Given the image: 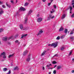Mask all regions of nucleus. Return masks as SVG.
<instances>
[{
    "instance_id": "2eb2a0df",
    "label": "nucleus",
    "mask_w": 74,
    "mask_h": 74,
    "mask_svg": "<svg viewBox=\"0 0 74 74\" xmlns=\"http://www.w3.org/2000/svg\"><path fill=\"white\" fill-rule=\"evenodd\" d=\"M6 5L8 7V8H11V5L10 4H8L7 3H6Z\"/></svg>"
},
{
    "instance_id": "1a4fd4ad",
    "label": "nucleus",
    "mask_w": 74,
    "mask_h": 74,
    "mask_svg": "<svg viewBox=\"0 0 74 74\" xmlns=\"http://www.w3.org/2000/svg\"><path fill=\"white\" fill-rule=\"evenodd\" d=\"M27 36V34H24V35H23L21 36V38H23L24 37H26V36Z\"/></svg>"
},
{
    "instance_id": "4c0bfd02",
    "label": "nucleus",
    "mask_w": 74,
    "mask_h": 74,
    "mask_svg": "<svg viewBox=\"0 0 74 74\" xmlns=\"http://www.w3.org/2000/svg\"><path fill=\"white\" fill-rule=\"evenodd\" d=\"M15 42L16 43H18V40H17L15 41Z\"/></svg>"
},
{
    "instance_id": "de8ad7c7",
    "label": "nucleus",
    "mask_w": 74,
    "mask_h": 74,
    "mask_svg": "<svg viewBox=\"0 0 74 74\" xmlns=\"http://www.w3.org/2000/svg\"><path fill=\"white\" fill-rule=\"evenodd\" d=\"M63 36H61L60 37V38H61L62 39V38H63Z\"/></svg>"
},
{
    "instance_id": "39448f33",
    "label": "nucleus",
    "mask_w": 74,
    "mask_h": 74,
    "mask_svg": "<svg viewBox=\"0 0 74 74\" xmlns=\"http://www.w3.org/2000/svg\"><path fill=\"white\" fill-rule=\"evenodd\" d=\"M43 33V31H40L37 34V36H38V35H40V34H41L42 33Z\"/></svg>"
},
{
    "instance_id": "f03ea898",
    "label": "nucleus",
    "mask_w": 74,
    "mask_h": 74,
    "mask_svg": "<svg viewBox=\"0 0 74 74\" xmlns=\"http://www.w3.org/2000/svg\"><path fill=\"white\" fill-rule=\"evenodd\" d=\"M70 9V14H71V11H72V10L73 9V8H72V7L71 6H69V7H68L66 9V10H69Z\"/></svg>"
},
{
    "instance_id": "338daca9",
    "label": "nucleus",
    "mask_w": 74,
    "mask_h": 74,
    "mask_svg": "<svg viewBox=\"0 0 74 74\" xmlns=\"http://www.w3.org/2000/svg\"><path fill=\"white\" fill-rule=\"evenodd\" d=\"M17 2H18V1H17V0H16V3H17Z\"/></svg>"
},
{
    "instance_id": "09e8293b",
    "label": "nucleus",
    "mask_w": 74,
    "mask_h": 74,
    "mask_svg": "<svg viewBox=\"0 0 74 74\" xmlns=\"http://www.w3.org/2000/svg\"><path fill=\"white\" fill-rule=\"evenodd\" d=\"M50 20V18L48 17L47 19V21H49Z\"/></svg>"
},
{
    "instance_id": "79ce46f5",
    "label": "nucleus",
    "mask_w": 74,
    "mask_h": 74,
    "mask_svg": "<svg viewBox=\"0 0 74 74\" xmlns=\"http://www.w3.org/2000/svg\"><path fill=\"white\" fill-rule=\"evenodd\" d=\"M12 38V37H10L8 38V40H10V39H11V38Z\"/></svg>"
},
{
    "instance_id": "bb28decb",
    "label": "nucleus",
    "mask_w": 74,
    "mask_h": 74,
    "mask_svg": "<svg viewBox=\"0 0 74 74\" xmlns=\"http://www.w3.org/2000/svg\"><path fill=\"white\" fill-rule=\"evenodd\" d=\"M56 40H60V37L58 36L56 38Z\"/></svg>"
},
{
    "instance_id": "58836bf2",
    "label": "nucleus",
    "mask_w": 74,
    "mask_h": 74,
    "mask_svg": "<svg viewBox=\"0 0 74 74\" xmlns=\"http://www.w3.org/2000/svg\"><path fill=\"white\" fill-rule=\"evenodd\" d=\"M54 56H57V57H58V54H56L54 55Z\"/></svg>"
},
{
    "instance_id": "dca6fc26",
    "label": "nucleus",
    "mask_w": 74,
    "mask_h": 74,
    "mask_svg": "<svg viewBox=\"0 0 74 74\" xmlns=\"http://www.w3.org/2000/svg\"><path fill=\"white\" fill-rule=\"evenodd\" d=\"M3 70L4 71H6L7 70V69L6 68H4L3 69Z\"/></svg>"
},
{
    "instance_id": "ddd939ff",
    "label": "nucleus",
    "mask_w": 74,
    "mask_h": 74,
    "mask_svg": "<svg viewBox=\"0 0 74 74\" xmlns=\"http://www.w3.org/2000/svg\"><path fill=\"white\" fill-rule=\"evenodd\" d=\"M14 70H19V68H18V67L16 66V67L14 68Z\"/></svg>"
},
{
    "instance_id": "0eeeda50",
    "label": "nucleus",
    "mask_w": 74,
    "mask_h": 74,
    "mask_svg": "<svg viewBox=\"0 0 74 74\" xmlns=\"http://www.w3.org/2000/svg\"><path fill=\"white\" fill-rule=\"evenodd\" d=\"M3 10L2 9H0V15L3 13Z\"/></svg>"
},
{
    "instance_id": "37998d69",
    "label": "nucleus",
    "mask_w": 74,
    "mask_h": 74,
    "mask_svg": "<svg viewBox=\"0 0 74 74\" xmlns=\"http://www.w3.org/2000/svg\"><path fill=\"white\" fill-rule=\"evenodd\" d=\"M51 2H50V3H48V6H49V5H51Z\"/></svg>"
},
{
    "instance_id": "c03bdc74",
    "label": "nucleus",
    "mask_w": 74,
    "mask_h": 74,
    "mask_svg": "<svg viewBox=\"0 0 74 74\" xmlns=\"http://www.w3.org/2000/svg\"><path fill=\"white\" fill-rule=\"evenodd\" d=\"M52 10L53 12H55V10H54V9H52Z\"/></svg>"
},
{
    "instance_id": "6e6552de",
    "label": "nucleus",
    "mask_w": 74,
    "mask_h": 74,
    "mask_svg": "<svg viewBox=\"0 0 74 74\" xmlns=\"http://www.w3.org/2000/svg\"><path fill=\"white\" fill-rule=\"evenodd\" d=\"M27 51H25L23 53V56H25V55H26L27 53Z\"/></svg>"
},
{
    "instance_id": "49530a36",
    "label": "nucleus",
    "mask_w": 74,
    "mask_h": 74,
    "mask_svg": "<svg viewBox=\"0 0 74 74\" xmlns=\"http://www.w3.org/2000/svg\"><path fill=\"white\" fill-rule=\"evenodd\" d=\"M2 7L3 8H5V6L4 5H2Z\"/></svg>"
},
{
    "instance_id": "7ed1b4c3",
    "label": "nucleus",
    "mask_w": 74,
    "mask_h": 74,
    "mask_svg": "<svg viewBox=\"0 0 74 74\" xmlns=\"http://www.w3.org/2000/svg\"><path fill=\"white\" fill-rule=\"evenodd\" d=\"M42 20V18H38L37 22H41Z\"/></svg>"
},
{
    "instance_id": "423d86ee",
    "label": "nucleus",
    "mask_w": 74,
    "mask_h": 74,
    "mask_svg": "<svg viewBox=\"0 0 74 74\" xmlns=\"http://www.w3.org/2000/svg\"><path fill=\"white\" fill-rule=\"evenodd\" d=\"M8 39V38L7 37H5L3 38V40L4 41H7Z\"/></svg>"
},
{
    "instance_id": "ea45409f",
    "label": "nucleus",
    "mask_w": 74,
    "mask_h": 74,
    "mask_svg": "<svg viewBox=\"0 0 74 74\" xmlns=\"http://www.w3.org/2000/svg\"><path fill=\"white\" fill-rule=\"evenodd\" d=\"M3 58L4 59H5V58H6V57L4 55L3 56Z\"/></svg>"
},
{
    "instance_id": "603ef678",
    "label": "nucleus",
    "mask_w": 74,
    "mask_h": 74,
    "mask_svg": "<svg viewBox=\"0 0 74 74\" xmlns=\"http://www.w3.org/2000/svg\"><path fill=\"white\" fill-rule=\"evenodd\" d=\"M51 0V3H52V1H53V0Z\"/></svg>"
},
{
    "instance_id": "412c9836",
    "label": "nucleus",
    "mask_w": 74,
    "mask_h": 74,
    "mask_svg": "<svg viewBox=\"0 0 74 74\" xmlns=\"http://www.w3.org/2000/svg\"><path fill=\"white\" fill-rule=\"evenodd\" d=\"M65 14L63 15L62 17L61 18L62 19H64V18H65Z\"/></svg>"
},
{
    "instance_id": "6e6d98bb",
    "label": "nucleus",
    "mask_w": 74,
    "mask_h": 74,
    "mask_svg": "<svg viewBox=\"0 0 74 74\" xmlns=\"http://www.w3.org/2000/svg\"><path fill=\"white\" fill-rule=\"evenodd\" d=\"M30 55H31V54H28V56H30Z\"/></svg>"
},
{
    "instance_id": "13d9d810",
    "label": "nucleus",
    "mask_w": 74,
    "mask_h": 74,
    "mask_svg": "<svg viewBox=\"0 0 74 74\" xmlns=\"http://www.w3.org/2000/svg\"><path fill=\"white\" fill-rule=\"evenodd\" d=\"M49 65H47V67H49Z\"/></svg>"
},
{
    "instance_id": "f257e3e1",
    "label": "nucleus",
    "mask_w": 74,
    "mask_h": 74,
    "mask_svg": "<svg viewBox=\"0 0 74 74\" xmlns=\"http://www.w3.org/2000/svg\"><path fill=\"white\" fill-rule=\"evenodd\" d=\"M50 45L52 47H54V48H56V47L58 46V43H53L51 45L49 44L48 45L49 46H50Z\"/></svg>"
},
{
    "instance_id": "8fccbe9b",
    "label": "nucleus",
    "mask_w": 74,
    "mask_h": 74,
    "mask_svg": "<svg viewBox=\"0 0 74 74\" xmlns=\"http://www.w3.org/2000/svg\"><path fill=\"white\" fill-rule=\"evenodd\" d=\"M39 16H40V15H39V14H37V16L38 17H39Z\"/></svg>"
},
{
    "instance_id": "f8f14e48",
    "label": "nucleus",
    "mask_w": 74,
    "mask_h": 74,
    "mask_svg": "<svg viewBox=\"0 0 74 74\" xmlns=\"http://www.w3.org/2000/svg\"><path fill=\"white\" fill-rule=\"evenodd\" d=\"M20 29H22L23 28V25L22 24H21L19 26Z\"/></svg>"
},
{
    "instance_id": "052dcab7",
    "label": "nucleus",
    "mask_w": 74,
    "mask_h": 74,
    "mask_svg": "<svg viewBox=\"0 0 74 74\" xmlns=\"http://www.w3.org/2000/svg\"><path fill=\"white\" fill-rule=\"evenodd\" d=\"M49 74H51V72H50L49 73Z\"/></svg>"
},
{
    "instance_id": "5701e85b",
    "label": "nucleus",
    "mask_w": 74,
    "mask_h": 74,
    "mask_svg": "<svg viewBox=\"0 0 74 74\" xmlns=\"http://www.w3.org/2000/svg\"><path fill=\"white\" fill-rule=\"evenodd\" d=\"M32 12H33V11H32V10H30L29 11V12H28V14H31V13H32Z\"/></svg>"
},
{
    "instance_id": "aec40b11",
    "label": "nucleus",
    "mask_w": 74,
    "mask_h": 74,
    "mask_svg": "<svg viewBox=\"0 0 74 74\" xmlns=\"http://www.w3.org/2000/svg\"><path fill=\"white\" fill-rule=\"evenodd\" d=\"M1 55H5V53L4 52H3L2 53H1Z\"/></svg>"
},
{
    "instance_id": "c85d7f7f",
    "label": "nucleus",
    "mask_w": 74,
    "mask_h": 74,
    "mask_svg": "<svg viewBox=\"0 0 74 74\" xmlns=\"http://www.w3.org/2000/svg\"><path fill=\"white\" fill-rule=\"evenodd\" d=\"M74 33V32L73 31H71V32L70 33V34H73Z\"/></svg>"
},
{
    "instance_id": "473e14b6",
    "label": "nucleus",
    "mask_w": 74,
    "mask_h": 74,
    "mask_svg": "<svg viewBox=\"0 0 74 74\" xmlns=\"http://www.w3.org/2000/svg\"><path fill=\"white\" fill-rule=\"evenodd\" d=\"M10 2H11V3H12V4L14 3V2L13 1H11Z\"/></svg>"
},
{
    "instance_id": "9b49d317",
    "label": "nucleus",
    "mask_w": 74,
    "mask_h": 74,
    "mask_svg": "<svg viewBox=\"0 0 74 74\" xmlns=\"http://www.w3.org/2000/svg\"><path fill=\"white\" fill-rule=\"evenodd\" d=\"M63 30H64V28H63L62 27H61L59 29V32H60V31H63Z\"/></svg>"
},
{
    "instance_id": "bf43d9fd",
    "label": "nucleus",
    "mask_w": 74,
    "mask_h": 74,
    "mask_svg": "<svg viewBox=\"0 0 74 74\" xmlns=\"http://www.w3.org/2000/svg\"><path fill=\"white\" fill-rule=\"evenodd\" d=\"M72 61L73 62H74V58H73V59H72Z\"/></svg>"
},
{
    "instance_id": "c9c22d12",
    "label": "nucleus",
    "mask_w": 74,
    "mask_h": 74,
    "mask_svg": "<svg viewBox=\"0 0 74 74\" xmlns=\"http://www.w3.org/2000/svg\"><path fill=\"white\" fill-rule=\"evenodd\" d=\"M72 53V51H71V52H70V53L69 54V55H71Z\"/></svg>"
},
{
    "instance_id": "0e129e2a",
    "label": "nucleus",
    "mask_w": 74,
    "mask_h": 74,
    "mask_svg": "<svg viewBox=\"0 0 74 74\" xmlns=\"http://www.w3.org/2000/svg\"><path fill=\"white\" fill-rule=\"evenodd\" d=\"M51 14H52V13H53L52 11H51Z\"/></svg>"
},
{
    "instance_id": "7c9ffc66",
    "label": "nucleus",
    "mask_w": 74,
    "mask_h": 74,
    "mask_svg": "<svg viewBox=\"0 0 74 74\" xmlns=\"http://www.w3.org/2000/svg\"><path fill=\"white\" fill-rule=\"evenodd\" d=\"M72 5H73V4H74V0H73L72 1Z\"/></svg>"
},
{
    "instance_id": "6ab92c4d",
    "label": "nucleus",
    "mask_w": 74,
    "mask_h": 74,
    "mask_svg": "<svg viewBox=\"0 0 74 74\" xmlns=\"http://www.w3.org/2000/svg\"><path fill=\"white\" fill-rule=\"evenodd\" d=\"M46 52H47V51H44L42 54L41 55V56H43V55H45V53H46Z\"/></svg>"
},
{
    "instance_id": "20e7f679",
    "label": "nucleus",
    "mask_w": 74,
    "mask_h": 74,
    "mask_svg": "<svg viewBox=\"0 0 74 74\" xmlns=\"http://www.w3.org/2000/svg\"><path fill=\"white\" fill-rule=\"evenodd\" d=\"M19 11H25V8L23 7H21L19 9Z\"/></svg>"
},
{
    "instance_id": "e2e57ef3",
    "label": "nucleus",
    "mask_w": 74,
    "mask_h": 74,
    "mask_svg": "<svg viewBox=\"0 0 74 74\" xmlns=\"http://www.w3.org/2000/svg\"><path fill=\"white\" fill-rule=\"evenodd\" d=\"M53 69V68H50V69Z\"/></svg>"
},
{
    "instance_id": "f3484780",
    "label": "nucleus",
    "mask_w": 74,
    "mask_h": 74,
    "mask_svg": "<svg viewBox=\"0 0 74 74\" xmlns=\"http://www.w3.org/2000/svg\"><path fill=\"white\" fill-rule=\"evenodd\" d=\"M30 57L28 58L27 59V62H29V61H30Z\"/></svg>"
},
{
    "instance_id": "a19ab883",
    "label": "nucleus",
    "mask_w": 74,
    "mask_h": 74,
    "mask_svg": "<svg viewBox=\"0 0 74 74\" xmlns=\"http://www.w3.org/2000/svg\"><path fill=\"white\" fill-rule=\"evenodd\" d=\"M42 69L43 70H45V68L44 67V66H43L42 67Z\"/></svg>"
},
{
    "instance_id": "393cba45",
    "label": "nucleus",
    "mask_w": 74,
    "mask_h": 74,
    "mask_svg": "<svg viewBox=\"0 0 74 74\" xmlns=\"http://www.w3.org/2000/svg\"><path fill=\"white\" fill-rule=\"evenodd\" d=\"M53 73L54 74H56V70H55L53 71Z\"/></svg>"
},
{
    "instance_id": "774afa93",
    "label": "nucleus",
    "mask_w": 74,
    "mask_h": 74,
    "mask_svg": "<svg viewBox=\"0 0 74 74\" xmlns=\"http://www.w3.org/2000/svg\"><path fill=\"white\" fill-rule=\"evenodd\" d=\"M73 8H74V5H73Z\"/></svg>"
},
{
    "instance_id": "4d7b16f0",
    "label": "nucleus",
    "mask_w": 74,
    "mask_h": 74,
    "mask_svg": "<svg viewBox=\"0 0 74 74\" xmlns=\"http://www.w3.org/2000/svg\"><path fill=\"white\" fill-rule=\"evenodd\" d=\"M56 66H57V65H55L54 67V68H55V67H56Z\"/></svg>"
},
{
    "instance_id": "864d4df0",
    "label": "nucleus",
    "mask_w": 74,
    "mask_h": 74,
    "mask_svg": "<svg viewBox=\"0 0 74 74\" xmlns=\"http://www.w3.org/2000/svg\"><path fill=\"white\" fill-rule=\"evenodd\" d=\"M3 4V3L1 2V1H0V4Z\"/></svg>"
},
{
    "instance_id": "72a5a7b5",
    "label": "nucleus",
    "mask_w": 74,
    "mask_h": 74,
    "mask_svg": "<svg viewBox=\"0 0 74 74\" xmlns=\"http://www.w3.org/2000/svg\"><path fill=\"white\" fill-rule=\"evenodd\" d=\"M70 39L72 40H74V38L73 37H71Z\"/></svg>"
},
{
    "instance_id": "4be33fe9",
    "label": "nucleus",
    "mask_w": 74,
    "mask_h": 74,
    "mask_svg": "<svg viewBox=\"0 0 74 74\" xmlns=\"http://www.w3.org/2000/svg\"><path fill=\"white\" fill-rule=\"evenodd\" d=\"M67 29H66L65 30L64 33H65V34H67Z\"/></svg>"
},
{
    "instance_id": "cd10ccee",
    "label": "nucleus",
    "mask_w": 74,
    "mask_h": 74,
    "mask_svg": "<svg viewBox=\"0 0 74 74\" xmlns=\"http://www.w3.org/2000/svg\"><path fill=\"white\" fill-rule=\"evenodd\" d=\"M3 31V29H2L1 28L0 29V32H2Z\"/></svg>"
},
{
    "instance_id": "e433bc0d",
    "label": "nucleus",
    "mask_w": 74,
    "mask_h": 74,
    "mask_svg": "<svg viewBox=\"0 0 74 74\" xmlns=\"http://www.w3.org/2000/svg\"><path fill=\"white\" fill-rule=\"evenodd\" d=\"M74 13L71 16V17H72V18H73L74 17Z\"/></svg>"
},
{
    "instance_id": "f704fd0d",
    "label": "nucleus",
    "mask_w": 74,
    "mask_h": 74,
    "mask_svg": "<svg viewBox=\"0 0 74 74\" xmlns=\"http://www.w3.org/2000/svg\"><path fill=\"white\" fill-rule=\"evenodd\" d=\"M53 7L55 9L56 8V5H54Z\"/></svg>"
},
{
    "instance_id": "3c124183",
    "label": "nucleus",
    "mask_w": 74,
    "mask_h": 74,
    "mask_svg": "<svg viewBox=\"0 0 74 74\" xmlns=\"http://www.w3.org/2000/svg\"><path fill=\"white\" fill-rule=\"evenodd\" d=\"M71 72L72 73H74V70H72Z\"/></svg>"
},
{
    "instance_id": "a18cd8bd",
    "label": "nucleus",
    "mask_w": 74,
    "mask_h": 74,
    "mask_svg": "<svg viewBox=\"0 0 74 74\" xmlns=\"http://www.w3.org/2000/svg\"><path fill=\"white\" fill-rule=\"evenodd\" d=\"M51 19H53V18H54V16H53L52 17H51Z\"/></svg>"
},
{
    "instance_id": "9d476101",
    "label": "nucleus",
    "mask_w": 74,
    "mask_h": 74,
    "mask_svg": "<svg viewBox=\"0 0 74 74\" xmlns=\"http://www.w3.org/2000/svg\"><path fill=\"white\" fill-rule=\"evenodd\" d=\"M57 70H59L62 68V66H61L59 65L57 67Z\"/></svg>"
},
{
    "instance_id": "2f4dec72",
    "label": "nucleus",
    "mask_w": 74,
    "mask_h": 74,
    "mask_svg": "<svg viewBox=\"0 0 74 74\" xmlns=\"http://www.w3.org/2000/svg\"><path fill=\"white\" fill-rule=\"evenodd\" d=\"M11 70H10L8 72V73L10 74H11Z\"/></svg>"
},
{
    "instance_id": "5fc2aeb1",
    "label": "nucleus",
    "mask_w": 74,
    "mask_h": 74,
    "mask_svg": "<svg viewBox=\"0 0 74 74\" xmlns=\"http://www.w3.org/2000/svg\"><path fill=\"white\" fill-rule=\"evenodd\" d=\"M45 0H42V1L43 2H45Z\"/></svg>"
},
{
    "instance_id": "680f3d73",
    "label": "nucleus",
    "mask_w": 74,
    "mask_h": 74,
    "mask_svg": "<svg viewBox=\"0 0 74 74\" xmlns=\"http://www.w3.org/2000/svg\"><path fill=\"white\" fill-rule=\"evenodd\" d=\"M2 57V55H1H1H0V57Z\"/></svg>"
},
{
    "instance_id": "c756f323",
    "label": "nucleus",
    "mask_w": 74,
    "mask_h": 74,
    "mask_svg": "<svg viewBox=\"0 0 74 74\" xmlns=\"http://www.w3.org/2000/svg\"><path fill=\"white\" fill-rule=\"evenodd\" d=\"M27 19H25V23H27Z\"/></svg>"
},
{
    "instance_id": "69168bd1",
    "label": "nucleus",
    "mask_w": 74,
    "mask_h": 74,
    "mask_svg": "<svg viewBox=\"0 0 74 74\" xmlns=\"http://www.w3.org/2000/svg\"><path fill=\"white\" fill-rule=\"evenodd\" d=\"M18 45H19L20 44V42H18Z\"/></svg>"
},
{
    "instance_id": "a878e982",
    "label": "nucleus",
    "mask_w": 74,
    "mask_h": 74,
    "mask_svg": "<svg viewBox=\"0 0 74 74\" xmlns=\"http://www.w3.org/2000/svg\"><path fill=\"white\" fill-rule=\"evenodd\" d=\"M64 47H61V51H63V50H64Z\"/></svg>"
},
{
    "instance_id": "b1692460",
    "label": "nucleus",
    "mask_w": 74,
    "mask_h": 74,
    "mask_svg": "<svg viewBox=\"0 0 74 74\" xmlns=\"http://www.w3.org/2000/svg\"><path fill=\"white\" fill-rule=\"evenodd\" d=\"M52 63V64H56L57 63V62L55 61H53Z\"/></svg>"
},
{
    "instance_id": "4468645a",
    "label": "nucleus",
    "mask_w": 74,
    "mask_h": 74,
    "mask_svg": "<svg viewBox=\"0 0 74 74\" xmlns=\"http://www.w3.org/2000/svg\"><path fill=\"white\" fill-rule=\"evenodd\" d=\"M14 54H12L9 55V56L8 58H11V57H12V56H14Z\"/></svg>"
},
{
    "instance_id": "a211bd4d",
    "label": "nucleus",
    "mask_w": 74,
    "mask_h": 74,
    "mask_svg": "<svg viewBox=\"0 0 74 74\" xmlns=\"http://www.w3.org/2000/svg\"><path fill=\"white\" fill-rule=\"evenodd\" d=\"M29 4V3L26 2L24 5V6H26L28 5Z\"/></svg>"
}]
</instances>
